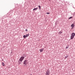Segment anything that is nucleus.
Returning a JSON list of instances; mask_svg holds the SVG:
<instances>
[{
	"label": "nucleus",
	"instance_id": "obj_4",
	"mask_svg": "<svg viewBox=\"0 0 75 75\" xmlns=\"http://www.w3.org/2000/svg\"><path fill=\"white\" fill-rule=\"evenodd\" d=\"M74 36H72V35L71 36L70 38L71 40L74 39Z\"/></svg>",
	"mask_w": 75,
	"mask_h": 75
},
{
	"label": "nucleus",
	"instance_id": "obj_21",
	"mask_svg": "<svg viewBox=\"0 0 75 75\" xmlns=\"http://www.w3.org/2000/svg\"><path fill=\"white\" fill-rule=\"evenodd\" d=\"M25 31H28V30L27 29H25Z\"/></svg>",
	"mask_w": 75,
	"mask_h": 75
},
{
	"label": "nucleus",
	"instance_id": "obj_1",
	"mask_svg": "<svg viewBox=\"0 0 75 75\" xmlns=\"http://www.w3.org/2000/svg\"><path fill=\"white\" fill-rule=\"evenodd\" d=\"M50 70H49L48 69L46 71V72L45 75H50Z\"/></svg>",
	"mask_w": 75,
	"mask_h": 75
},
{
	"label": "nucleus",
	"instance_id": "obj_17",
	"mask_svg": "<svg viewBox=\"0 0 75 75\" xmlns=\"http://www.w3.org/2000/svg\"><path fill=\"white\" fill-rule=\"evenodd\" d=\"M69 48V46H67L66 48V49H67V48Z\"/></svg>",
	"mask_w": 75,
	"mask_h": 75
},
{
	"label": "nucleus",
	"instance_id": "obj_14",
	"mask_svg": "<svg viewBox=\"0 0 75 75\" xmlns=\"http://www.w3.org/2000/svg\"><path fill=\"white\" fill-rule=\"evenodd\" d=\"M73 18V17L72 16H71L69 18V19H71V18Z\"/></svg>",
	"mask_w": 75,
	"mask_h": 75
},
{
	"label": "nucleus",
	"instance_id": "obj_10",
	"mask_svg": "<svg viewBox=\"0 0 75 75\" xmlns=\"http://www.w3.org/2000/svg\"><path fill=\"white\" fill-rule=\"evenodd\" d=\"M2 65H3V66H4V67L5 66V64H4V63L2 62Z\"/></svg>",
	"mask_w": 75,
	"mask_h": 75
},
{
	"label": "nucleus",
	"instance_id": "obj_15",
	"mask_svg": "<svg viewBox=\"0 0 75 75\" xmlns=\"http://www.w3.org/2000/svg\"><path fill=\"white\" fill-rule=\"evenodd\" d=\"M21 62V61H20V60H19V61H18V63L19 64H21V62Z\"/></svg>",
	"mask_w": 75,
	"mask_h": 75
},
{
	"label": "nucleus",
	"instance_id": "obj_9",
	"mask_svg": "<svg viewBox=\"0 0 75 75\" xmlns=\"http://www.w3.org/2000/svg\"><path fill=\"white\" fill-rule=\"evenodd\" d=\"M38 9V8H34L33 9V11H35V10H37Z\"/></svg>",
	"mask_w": 75,
	"mask_h": 75
},
{
	"label": "nucleus",
	"instance_id": "obj_7",
	"mask_svg": "<svg viewBox=\"0 0 75 75\" xmlns=\"http://www.w3.org/2000/svg\"><path fill=\"white\" fill-rule=\"evenodd\" d=\"M30 34H26V35H25V36H26V37H28L29 35Z\"/></svg>",
	"mask_w": 75,
	"mask_h": 75
},
{
	"label": "nucleus",
	"instance_id": "obj_20",
	"mask_svg": "<svg viewBox=\"0 0 75 75\" xmlns=\"http://www.w3.org/2000/svg\"><path fill=\"white\" fill-rule=\"evenodd\" d=\"M23 56H24V57H26L25 55V54H23Z\"/></svg>",
	"mask_w": 75,
	"mask_h": 75
},
{
	"label": "nucleus",
	"instance_id": "obj_3",
	"mask_svg": "<svg viewBox=\"0 0 75 75\" xmlns=\"http://www.w3.org/2000/svg\"><path fill=\"white\" fill-rule=\"evenodd\" d=\"M27 62H28V60H25L23 62V64H24V65H26L27 64Z\"/></svg>",
	"mask_w": 75,
	"mask_h": 75
},
{
	"label": "nucleus",
	"instance_id": "obj_18",
	"mask_svg": "<svg viewBox=\"0 0 75 75\" xmlns=\"http://www.w3.org/2000/svg\"><path fill=\"white\" fill-rule=\"evenodd\" d=\"M68 57V56L67 55L65 57V58H67Z\"/></svg>",
	"mask_w": 75,
	"mask_h": 75
},
{
	"label": "nucleus",
	"instance_id": "obj_11",
	"mask_svg": "<svg viewBox=\"0 0 75 75\" xmlns=\"http://www.w3.org/2000/svg\"><path fill=\"white\" fill-rule=\"evenodd\" d=\"M19 7H19L20 8H21V7H22V6L20 4L19 5Z\"/></svg>",
	"mask_w": 75,
	"mask_h": 75
},
{
	"label": "nucleus",
	"instance_id": "obj_8",
	"mask_svg": "<svg viewBox=\"0 0 75 75\" xmlns=\"http://www.w3.org/2000/svg\"><path fill=\"white\" fill-rule=\"evenodd\" d=\"M43 50H44V49H40V52H42V51H43Z\"/></svg>",
	"mask_w": 75,
	"mask_h": 75
},
{
	"label": "nucleus",
	"instance_id": "obj_19",
	"mask_svg": "<svg viewBox=\"0 0 75 75\" xmlns=\"http://www.w3.org/2000/svg\"><path fill=\"white\" fill-rule=\"evenodd\" d=\"M46 14H50V13L49 12H47L46 13Z\"/></svg>",
	"mask_w": 75,
	"mask_h": 75
},
{
	"label": "nucleus",
	"instance_id": "obj_6",
	"mask_svg": "<svg viewBox=\"0 0 75 75\" xmlns=\"http://www.w3.org/2000/svg\"><path fill=\"white\" fill-rule=\"evenodd\" d=\"M71 35L74 36H74H75V33H73L71 34Z\"/></svg>",
	"mask_w": 75,
	"mask_h": 75
},
{
	"label": "nucleus",
	"instance_id": "obj_5",
	"mask_svg": "<svg viewBox=\"0 0 75 75\" xmlns=\"http://www.w3.org/2000/svg\"><path fill=\"white\" fill-rule=\"evenodd\" d=\"M71 27H75V26L74 25V24H72L71 25Z\"/></svg>",
	"mask_w": 75,
	"mask_h": 75
},
{
	"label": "nucleus",
	"instance_id": "obj_22",
	"mask_svg": "<svg viewBox=\"0 0 75 75\" xmlns=\"http://www.w3.org/2000/svg\"><path fill=\"white\" fill-rule=\"evenodd\" d=\"M2 61H3V59H2Z\"/></svg>",
	"mask_w": 75,
	"mask_h": 75
},
{
	"label": "nucleus",
	"instance_id": "obj_12",
	"mask_svg": "<svg viewBox=\"0 0 75 75\" xmlns=\"http://www.w3.org/2000/svg\"><path fill=\"white\" fill-rule=\"evenodd\" d=\"M62 32L61 31L59 32V34H62Z\"/></svg>",
	"mask_w": 75,
	"mask_h": 75
},
{
	"label": "nucleus",
	"instance_id": "obj_13",
	"mask_svg": "<svg viewBox=\"0 0 75 75\" xmlns=\"http://www.w3.org/2000/svg\"><path fill=\"white\" fill-rule=\"evenodd\" d=\"M38 7L39 8V10H41V6H38Z\"/></svg>",
	"mask_w": 75,
	"mask_h": 75
},
{
	"label": "nucleus",
	"instance_id": "obj_16",
	"mask_svg": "<svg viewBox=\"0 0 75 75\" xmlns=\"http://www.w3.org/2000/svg\"><path fill=\"white\" fill-rule=\"evenodd\" d=\"M23 37L24 38H26V37L25 36V35H24L23 36Z\"/></svg>",
	"mask_w": 75,
	"mask_h": 75
},
{
	"label": "nucleus",
	"instance_id": "obj_2",
	"mask_svg": "<svg viewBox=\"0 0 75 75\" xmlns=\"http://www.w3.org/2000/svg\"><path fill=\"white\" fill-rule=\"evenodd\" d=\"M24 57H21L19 59V60L21 62H22L23 61V60L24 59Z\"/></svg>",
	"mask_w": 75,
	"mask_h": 75
}]
</instances>
